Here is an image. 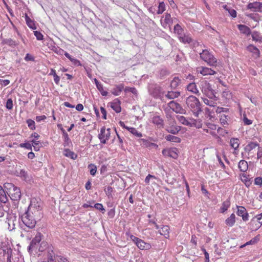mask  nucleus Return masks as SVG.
Here are the masks:
<instances>
[{
  "label": "nucleus",
  "instance_id": "1",
  "mask_svg": "<svg viewBox=\"0 0 262 262\" xmlns=\"http://www.w3.org/2000/svg\"><path fill=\"white\" fill-rule=\"evenodd\" d=\"M186 103L194 116L198 117L199 114L202 112L201 104L199 99L194 96H190L187 98Z\"/></svg>",
  "mask_w": 262,
  "mask_h": 262
},
{
  "label": "nucleus",
  "instance_id": "2",
  "mask_svg": "<svg viewBox=\"0 0 262 262\" xmlns=\"http://www.w3.org/2000/svg\"><path fill=\"white\" fill-rule=\"evenodd\" d=\"M26 212L33 215L35 216V218L39 219L40 220L42 217L41 203L38 202L36 199H32Z\"/></svg>",
  "mask_w": 262,
  "mask_h": 262
},
{
  "label": "nucleus",
  "instance_id": "3",
  "mask_svg": "<svg viewBox=\"0 0 262 262\" xmlns=\"http://www.w3.org/2000/svg\"><path fill=\"white\" fill-rule=\"evenodd\" d=\"M21 221L24 226L29 229H33L35 227L36 223L39 221V219L35 218L33 215L29 214L28 212H25L21 216Z\"/></svg>",
  "mask_w": 262,
  "mask_h": 262
},
{
  "label": "nucleus",
  "instance_id": "4",
  "mask_svg": "<svg viewBox=\"0 0 262 262\" xmlns=\"http://www.w3.org/2000/svg\"><path fill=\"white\" fill-rule=\"evenodd\" d=\"M200 58L210 66H216L217 59L214 56L209 52L208 50H203L202 52L200 53Z\"/></svg>",
  "mask_w": 262,
  "mask_h": 262
},
{
  "label": "nucleus",
  "instance_id": "5",
  "mask_svg": "<svg viewBox=\"0 0 262 262\" xmlns=\"http://www.w3.org/2000/svg\"><path fill=\"white\" fill-rule=\"evenodd\" d=\"M202 92L209 98L215 97L213 90L210 83L205 80L201 81L199 84Z\"/></svg>",
  "mask_w": 262,
  "mask_h": 262
},
{
  "label": "nucleus",
  "instance_id": "6",
  "mask_svg": "<svg viewBox=\"0 0 262 262\" xmlns=\"http://www.w3.org/2000/svg\"><path fill=\"white\" fill-rule=\"evenodd\" d=\"M148 90L150 95L154 97L162 99L161 97L164 94V91L160 85L151 83L149 85Z\"/></svg>",
  "mask_w": 262,
  "mask_h": 262
},
{
  "label": "nucleus",
  "instance_id": "7",
  "mask_svg": "<svg viewBox=\"0 0 262 262\" xmlns=\"http://www.w3.org/2000/svg\"><path fill=\"white\" fill-rule=\"evenodd\" d=\"M111 136V129H105V126L101 127L100 133L98 135V138L100 140L101 143L105 144L106 141L108 140Z\"/></svg>",
  "mask_w": 262,
  "mask_h": 262
},
{
  "label": "nucleus",
  "instance_id": "8",
  "mask_svg": "<svg viewBox=\"0 0 262 262\" xmlns=\"http://www.w3.org/2000/svg\"><path fill=\"white\" fill-rule=\"evenodd\" d=\"M17 219L16 216L13 214H9L6 219L5 224L7 225V228L9 231H12L15 228L17 224Z\"/></svg>",
  "mask_w": 262,
  "mask_h": 262
},
{
  "label": "nucleus",
  "instance_id": "9",
  "mask_svg": "<svg viewBox=\"0 0 262 262\" xmlns=\"http://www.w3.org/2000/svg\"><path fill=\"white\" fill-rule=\"evenodd\" d=\"M247 8L253 12H262V3L259 2L250 3L247 5Z\"/></svg>",
  "mask_w": 262,
  "mask_h": 262
},
{
  "label": "nucleus",
  "instance_id": "10",
  "mask_svg": "<svg viewBox=\"0 0 262 262\" xmlns=\"http://www.w3.org/2000/svg\"><path fill=\"white\" fill-rule=\"evenodd\" d=\"M168 106L171 109L173 112L176 113L183 114L184 113V109L182 108L181 105L178 102L171 101L168 103Z\"/></svg>",
  "mask_w": 262,
  "mask_h": 262
},
{
  "label": "nucleus",
  "instance_id": "11",
  "mask_svg": "<svg viewBox=\"0 0 262 262\" xmlns=\"http://www.w3.org/2000/svg\"><path fill=\"white\" fill-rule=\"evenodd\" d=\"M11 199L13 201H18L21 198V192L19 188L16 187L13 190L9 191L7 193Z\"/></svg>",
  "mask_w": 262,
  "mask_h": 262
},
{
  "label": "nucleus",
  "instance_id": "12",
  "mask_svg": "<svg viewBox=\"0 0 262 262\" xmlns=\"http://www.w3.org/2000/svg\"><path fill=\"white\" fill-rule=\"evenodd\" d=\"M42 235L40 233H38L35 236V237L32 240L30 246L28 247L29 252H31L35 248L36 246L38 244L41 240Z\"/></svg>",
  "mask_w": 262,
  "mask_h": 262
},
{
  "label": "nucleus",
  "instance_id": "13",
  "mask_svg": "<svg viewBox=\"0 0 262 262\" xmlns=\"http://www.w3.org/2000/svg\"><path fill=\"white\" fill-rule=\"evenodd\" d=\"M196 72L203 76L213 75L216 73V72L211 68L204 67H198Z\"/></svg>",
  "mask_w": 262,
  "mask_h": 262
},
{
  "label": "nucleus",
  "instance_id": "14",
  "mask_svg": "<svg viewBox=\"0 0 262 262\" xmlns=\"http://www.w3.org/2000/svg\"><path fill=\"white\" fill-rule=\"evenodd\" d=\"M237 207L238 208L237 211V215L241 216L244 221H247L248 220L249 214L246 211L245 208L243 206H237Z\"/></svg>",
  "mask_w": 262,
  "mask_h": 262
},
{
  "label": "nucleus",
  "instance_id": "15",
  "mask_svg": "<svg viewBox=\"0 0 262 262\" xmlns=\"http://www.w3.org/2000/svg\"><path fill=\"white\" fill-rule=\"evenodd\" d=\"M247 50L253 54V56L255 58H258L260 55L259 50L253 45H250L247 47Z\"/></svg>",
  "mask_w": 262,
  "mask_h": 262
},
{
  "label": "nucleus",
  "instance_id": "16",
  "mask_svg": "<svg viewBox=\"0 0 262 262\" xmlns=\"http://www.w3.org/2000/svg\"><path fill=\"white\" fill-rule=\"evenodd\" d=\"M162 152L163 154H166V153L167 152L168 156L174 159H177L178 157L177 148H171L168 150H163Z\"/></svg>",
  "mask_w": 262,
  "mask_h": 262
},
{
  "label": "nucleus",
  "instance_id": "17",
  "mask_svg": "<svg viewBox=\"0 0 262 262\" xmlns=\"http://www.w3.org/2000/svg\"><path fill=\"white\" fill-rule=\"evenodd\" d=\"M123 89L124 85L123 84L117 85L112 89V93L115 96H118L120 94Z\"/></svg>",
  "mask_w": 262,
  "mask_h": 262
},
{
  "label": "nucleus",
  "instance_id": "18",
  "mask_svg": "<svg viewBox=\"0 0 262 262\" xmlns=\"http://www.w3.org/2000/svg\"><path fill=\"white\" fill-rule=\"evenodd\" d=\"M6 191L0 186V202L5 203L8 201V198L6 195Z\"/></svg>",
  "mask_w": 262,
  "mask_h": 262
},
{
  "label": "nucleus",
  "instance_id": "19",
  "mask_svg": "<svg viewBox=\"0 0 262 262\" xmlns=\"http://www.w3.org/2000/svg\"><path fill=\"white\" fill-rule=\"evenodd\" d=\"M181 130V128L178 126L172 125L171 126H168L166 128V131L170 134L176 135Z\"/></svg>",
  "mask_w": 262,
  "mask_h": 262
},
{
  "label": "nucleus",
  "instance_id": "20",
  "mask_svg": "<svg viewBox=\"0 0 262 262\" xmlns=\"http://www.w3.org/2000/svg\"><path fill=\"white\" fill-rule=\"evenodd\" d=\"M187 90L191 92L192 93L197 94L198 96L200 95V93L195 83H190L187 86Z\"/></svg>",
  "mask_w": 262,
  "mask_h": 262
},
{
  "label": "nucleus",
  "instance_id": "21",
  "mask_svg": "<svg viewBox=\"0 0 262 262\" xmlns=\"http://www.w3.org/2000/svg\"><path fill=\"white\" fill-rule=\"evenodd\" d=\"M152 122L159 127L163 126V120L159 116H154L152 118Z\"/></svg>",
  "mask_w": 262,
  "mask_h": 262
},
{
  "label": "nucleus",
  "instance_id": "22",
  "mask_svg": "<svg viewBox=\"0 0 262 262\" xmlns=\"http://www.w3.org/2000/svg\"><path fill=\"white\" fill-rule=\"evenodd\" d=\"M137 246L141 250H147L150 248V245L140 239L136 244Z\"/></svg>",
  "mask_w": 262,
  "mask_h": 262
},
{
  "label": "nucleus",
  "instance_id": "23",
  "mask_svg": "<svg viewBox=\"0 0 262 262\" xmlns=\"http://www.w3.org/2000/svg\"><path fill=\"white\" fill-rule=\"evenodd\" d=\"M180 95L179 92L168 91L165 95V97L168 99H173L178 98Z\"/></svg>",
  "mask_w": 262,
  "mask_h": 262
},
{
  "label": "nucleus",
  "instance_id": "24",
  "mask_svg": "<svg viewBox=\"0 0 262 262\" xmlns=\"http://www.w3.org/2000/svg\"><path fill=\"white\" fill-rule=\"evenodd\" d=\"M139 143L140 144L145 147H150L152 146H157V145L154 143H151L149 142L148 140H145L144 139H140L139 140Z\"/></svg>",
  "mask_w": 262,
  "mask_h": 262
},
{
  "label": "nucleus",
  "instance_id": "25",
  "mask_svg": "<svg viewBox=\"0 0 262 262\" xmlns=\"http://www.w3.org/2000/svg\"><path fill=\"white\" fill-rule=\"evenodd\" d=\"M25 19L28 26L33 30L36 29V26L33 20H32L27 14H25Z\"/></svg>",
  "mask_w": 262,
  "mask_h": 262
},
{
  "label": "nucleus",
  "instance_id": "26",
  "mask_svg": "<svg viewBox=\"0 0 262 262\" xmlns=\"http://www.w3.org/2000/svg\"><path fill=\"white\" fill-rule=\"evenodd\" d=\"M169 227L167 226H163L159 229V232L160 234L164 235L167 238L169 236Z\"/></svg>",
  "mask_w": 262,
  "mask_h": 262
},
{
  "label": "nucleus",
  "instance_id": "27",
  "mask_svg": "<svg viewBox=\"0 0 262 262\" xmlns=\"http://www.w3.org/2000/svg\"><path fill=\"white\" fill-rule=\"evenodd\" d=\"M63 155L67 157L71 158L72 159L75 160L77 158V155L75 154L73 151H71L69 149H65L63 151Z\"/></svg>",
  "mask_w": 262,
  "mask_h": 262
},
{
  "label": "nucleus",
  "instance_id": "28",
  "mask_svg": "<svg viewBox=\"0 0 262 262\" xmlns=\"http://www.w3.org/2000/svg\"><path fill=\"white\" fill-rule=\"evenodd\" d=\"M248 167V163L246 161L242 160L238 163V168L241 171H246L247 170Z\"/></svg>",
  "mask_w": 262,
  "mask_h": 262
},
{
  "label": "nucleus",
  "instance_id": "29",
  "mask_svg": "<svg viewBox=\"0 0 262 262\" xmlns=\"http://www.w3.org/2000/svg\"><path fill=\"white\" fill-rule=\"evenodd\" d=\"M258 146V144L256 142H251L245 147V150L246 152H250L252 149Z\"/></svg>",
  "mask_w": 262,
  "mask_h": 262
},
{
  "label": "nucleus",
  "instance_id": "30",
  "mask_svg": "<svg viewBox=\"0 0 262 262\" xmlns=\"http://www.w3.org/2000/svg\"><path fill=\"white\" fill-rule=\"evenodd\" d=\"M165 139L168 141L175 143H180L181 141L180 138L171 135H167L165 137Z\"/></svg>",
  "mask_w": 262,
  "mask_h": 262
},
{
  "label": "nucleus",
  "instance_id": "31",
  "mask_svg": "<svg viewBox=\"0 0 262 262\" xmlns=\"http://www.w3.org/2000/svg\"><path fill=\"white\" fill-rule=\"evenodd\" d=\"M117 102H114L111 104V107L117 113H120L121 111V108L120 105V101L118 100Z\"/></svg>",
  "mask_w": 262,
  "mask_h": 262
},
{
  "label": "nucleus",
  "instance_id": "32",
  "mask_svg": "<svg viewBox=\"0 0 262 262\" xmlns=\"http://www.w3.org/2000/svg\"><path fill=\"white\" fill-rule=\"evenodd\" d=\"M95 84L98 90L100 92L102 96H106L107 92L103 90V85L99 82V81L95 78Z\"/></svg>",
  "mask_w": 262,
  "mask_h": 262
},
{
  "label": "nucleus",
  "instance_id": "33",
  "mask_svg": "<svg viewBox=\"0 0 262 262\" xmlns=\"http://www.w3.org/2000/svg\"><path fill=\"white\" fill-rule=\"evenodd\" d=\"M64 55L66 56V57H67L74 65L75 66H81V63H80V62L74 58H73L72 57V56L67 52H65L64 53Z\"/></svg>",
  "mask_w": 262,
  "mask_h": 262
},
{
  "label": "nucleus",
  "instance_id": "34",
  "mask_svg": "<svg viewBox=\"0 0 262 262\" xmlns=\"http://www.w3.org/2000/svg\"><path fill=\"white\" fill-rule=\"evenodd\" d=\"M235 214L234 213L231 214L230 216L226 220V224L229 226H232L235 223Z\"/></svg>",
  "mask_w": 262,
  "mask_h": 262
},
{
  "label": "nucleus",
  "instance_id": "35",
  "mask_svg": "<svg viewBox=\"0 0 262 262\" xmlns=\"http://www.w3.org/2000/svg\"><path fill=\"white\" fill-rule=\"evenodd\" d=\"M238 28L244 34L248 35L251 33L250 28L245 25H239Z\"/></svg>",
  "mask_w": 262,
  "mask_h": 262
},
{
  "label": "nucleus",
  "instance_id": "36",
  "mask_svg": "<svg viewBox=\"0 0 262 262\" xmlns=\"http://www.w3.org/2000/svg\"><path fill=\"white\" fill-rule=\"evenodd\" d=\"M180 82L181 79H180L178 77H175L171 82L170 86L172 89H174L179 86Z\"/></svg>",
  "mask_w": 262,
  "mask_h": 262
},
{
  "label": "nucleus",
  "instance_id": "37",
  "mask_svg": "<svg viewBox=\"0 0 262 262\" xmlns=\"http://www.w3.org/2000/svg\"><path fill=\"white\" fill-rule=\"evenodd\" d=\"M239 140L237 138H231L230 140V145L235 150H236L239 146Z\"/></svg>",
  "mask_w": 262,
  "mask_h": 262
},
{
  "label": "nucleus",
  "instance_id": "38",
  "mask_svg": "<svg viewBox=\"0 0 262 262\" xmlns=\"http://www.w3.org/2000/svg\"><path fill=\"white\" fill-rule=\"evenodd\" d=\"M172 24V19L171 17V15L169 13H166L165 16L164 20V25H171Z\"/></svg>",
  "mask_w": 262,
  "mask_h": 262
},
{
  "label": "nucleus",
  "instance_id": "39",
  "mask_svg": "<svg viewBox=\"0 0 262 262\" xmlns=\"http://www.w3.org/2000/svg\"><path fill=\"white\" fill-rule=\"evenodd\" d=\"M16 187V186L11 183H6L4 185V189L6 191L7 193L9 192V191L13 190Z\"/></svg>",
  "mask_w": 262,
  "mask_h": 262
},
{
  "label": "nucleus",
  "instance_id": "40",
  "mask_svg": "<svg viewBox=\"0 0 262 262\" xmlns=\"http://www.w3.org/2000/svg\"><path fill=\"white\" fill-rule=\"evenodd\" d=\"M223 8L227 11L228 12V13L230 14V15L232 17H236V11L233 9H232L231 8H229V7H228L227 5H224L223 6Z\"/></svg>",
  "mask_w": 262,
  "mask_h": 262
},
{
  "label": "nucleus",
  "instance_id": "41",
  "mask_svg": "<svg viewBox=\"0 0 262 262\" xmlns=\"http://www.w3.org/2000/svg\"><path fill=\"white\" fill-rule=\"evenodd\" d=\"M202 99L204 103L208 106H210L211 107H214L216 105V103L212 100H209L207 98H202Z\"/></svg>",
  "mask_w": 262,
  "mask_h": 262
},
{
  "label": "nucleus",
  "instance_id": "42",
  "mask_svg": "<svg viewBox=\"0 0 262 262\" xmlns=\"http://www.w3.org/2000/svg\"><path fill=\"white\" fill-rule=\"evenodd\" d=\"M3 42H4L6 44L8 45L9 46L11 47H15L18 45V43L16 42L15 40H13V39L11 38L9 39H5L3 40Z\"/></svg>",
  "mask_w": 262,
  "mask_h": 262
},
{
  "label": "nucleus",
  "instance_id": "43",
  "mask_svg": "<svg viewBox=\"0 0 262 262\" xmlns=\"http://www.w3.org/2000/svg\"><path fill=\"white\" fill-rule=\"evenodd\" d=\"M251 35L253 40L256 41H260L261 40V37L258 32L254 31L252 33Z\"/></svg>",
  "mask_w": 262,
  "mask_h": 262
},
{
  "label": "nucleus",
  "instance_id": "44",
  "mask_svg": "<svg viewBox=\"0 0 262 262\" xmlns=\"http://www.w3.org/2000/svg\"><path fill=\"white\" fill-rule=\"evenodd\" d=\"M174 32L178 35H182L183 29L179 24H177L174 27Z\"/></svg>",
  "mask_w": 262,
  "mask_h": 262
},
{
  "label": "nucleus",
  "instance_id": "45",
  "mask_svg": "<svg viewBox=\"0 0 262 262\" xmlns=\"http://www.w3.org/2000/svg\"><path fill=\"white\" fill-rule=\"evenodd\" d=\"M63 136L64 137V146H69L71 142L69 137L68 134L67 133V132H63Z\"/></svg>",
  "mask_w": 262,
  "mask_h": 262
},
{
  "label": "nucleus",
  "instance_id": "46",
  "mask_svg": "<svg viewBox=\"0 0 262 262\" xmlns=\"http://www.w3.org/2000/svg\"><path fill=\"white\" fill-rule=\"evenodd\" d=\"M179 38H180V40L184 43H189L190 42H191V40H192V39L190 37H189V36H186V35H184L183 37L181 36L179 37Z\"/></svg>",
  "mask_w": 262,
  "mask_h": 262
},
{
  "label": "nucleus",
  "instance_id": "47",
  "mask_svg": "<svg viewBox=\"0 0 262 262\" xmlns=\"http://www.w3.org/2000/svg\"><path fill=\"white\" fill-rule=\"evenodd\" d=\"M88 168L90 170L91 174L92 176H94L96 174V171H97L96 166L93 164H91L89 165Z\"/></svg>",
  "mask_w": 262,
  "mask_h": 262
},
{
  "label": "nucleus",
  "instance_id": "48",
  "mask_svg": "<svg viewBox=\"0 0 262 262\" xmlns=\"http://www.w3.org/2000/svg\"><path fill=\"white\" fill-rule=\"evenodd\" d=\"M46 262H56L54 258V253L52 250L48 252V261Z\"/></svg>",
  "mask_w": 262,
  "mask_h": 262
},
{
  "label": "nucleus",
  "instance_id": "49",
  "mask_svg": "<svg viewBox=\"0 0 262 262\" xmlns=\"http://www.w3.org/2000/svg\"><path fill=\"white\" fill-rule=\"evenodd\" d=\"M165 5L163 2L160 3L158 6L157 13L159 14H162L165 11Z\"/></svg>",
  "mask_w": 262,
  "mask_h": 262
},
{
  "label": "nucleus",
  "instance_id": "50",
  "mask_svg": "<svg viewBox=\"0 0 262 262\" xmlns=\"http://www.w3.org/2000/svg\"><path fill=\"white\" fill-rule=\"evenodd\" d=\"M192 124H193L196 128H201L202 126V121L200 120H193Z\"/></svg>",
  "mask_w": 262,
  "mask_h": 262
},
{
  "label": "nucleus",
  "instance_id": "51",
  "mask_svg": "<svg viewBox=\"0 0 262 262\" xmlns=\"http://www.w3.org/2000/svg\"><path fill=\"white\" fill-rule=\"evenodd\" d=\"M220 122L223 125L228 124L227 120V116L225 115H221L220 117Z\"/></svg>",
  "mask_w": 262,
  "mask_h": 262
},
{
  "label": "nucleus",
  "instance_id": "52",
  "mask_svg": "<svg viewBox=\"0 0 262 262\" xmlns=\"http://www.w3.org/2000/svg\"><path fill=\"white\" fill-rule=\"evenodd\" d=\"M165 173V171L163 168V166H159L157 174L159 176V177L163 179L164 177Z\"/></svg>",
  "mask_w": 262,
  "mask_h": 262
},
{
  "label": "nucleus",
  "instance_id": "53",
  "mask_svg": "<svg viewBox=\"0 0 262 262\" xmlns=\"http://www.w3.org/2000/svg\"><path fill=\"white\" fill-rule=\"evenodd\" d=\"M179 120L183 124L186 125H188L190 124V123L188 122V120L186 119V118L183 116H181L178 117Z\"/></svg>",
  "mask_w": 262,
  "mask_h": 262
},
{
  "label": "nucleus",
  "instance_id": "54",
  "mask_svg": "<svg viewBox=\"0 0 262 262\" xmlns=\"http://www.w3.org/2000/svg\"><path fill=\"white\" fill-rule=\"evenodd\" d=\"M255 220H256V221L258 222V223L260 224L259 226H260L262 225V213L259 214H258L256 216H255L252 219V221L254 222Z\"/></svg>",
  "mask_w": 262,
  "mask_h": 262
},
{
  "label": "nucleus",
  "instance_id": "55",
  "mask_svg": "<svg viewBox=\"0 0 262 262\" xmlns=\"http://www.w3.org/2000/svg\"><path fill=\"white\" fill-rule=\"evenodd\" d=\"M130 133H132L133 135H135V136L137 137H141L142 136V135L141 133L138 132L136 128H130Z\"/></svg>",
  "mask_w": 262,
  "mask_h": 262
},
{
  "label": "nucleus",
  "instance_id": "56",
  "mask_svg": "<svg viewBox=\"0 0 262 262\" xmlns=\"http://www.w3.org/2000/svg\"><path fill=\"white\" fill-rule=\"evenodd\" d=\"M27 123L28 124V126L32 130H34L35 129V122L31 120V119H28L27 121Z\"/></svg>",
  "mask_w": 262,
  "mask_h": 262
},
{
  "label": "nucleus",
  "instance_id": "57",
  "mask_svg": "<svg viewBox=\"0 0 262 262\" xmlns=\"http://www.w3.org/2000/svg\"><path fill=\"white\" fill-rule=\"evenodd\" d=\"M34 34L36 36V39L38 40H43V35L39 31H34Z\"/></svg>",
  "mask_w": 262,
  "mask_h": 262
},
{
  "label": "nucleus",
  "instance_id": "58",
  "mask_svg": "<svg viewBox=\"0 0 262 262\" xmlns=\"http://www.w3.org/2000/svg\"><path fill=\"white\" fill-rule=\"evenodd\" d=\"M19 176L26 180L28 178L27 172L25 170L21 169L19 172Z\"/></svg>",
  "mask_w": 262,
  "mask_h": 262
},
{
  "label": "nucleus",
  "instance_id": "59",
  "mask_svg": "<svg viewBox=\"0 0 262 262\" xmlns=\"http://www.w3.org/2000/svg\"><path fill=\"white\" fill-rule=\"evenodd\" d=\"M6 107L8 110H11L13 107V101L11 99H8L6 102Z\"/></svg>",
  "mask_w": 262,
  "mask_h": 262
},
{
  "label": "nucleus",
  "instance_id": "60",
  "mask_svg": "<svg viewBox=\"0 0 262 262\" xmlns=\"http://www.w3.org/2000/svg\"><path fill=\"white\" fill-rule=\"evenodd\" d=\"M94 207L97 209L102 211L103 213H104V212L105 211V209L103 208V206L101 204L96 203L95 204Z\"/></svg>",
  "mask_w": 262,
  "mask_h": 262
},
{
  "label": "nucleus",
  "instance_id": "61",
  "mask_svg": "<svg viewBox=\"0 0 262 262\" xmlns=\"http://www.w3.org/2000/svg\"><path fill=\"white\" fill-rule=\"evenodd\" d=\"M229 203L228 202H225L223 204V206L222 207L221 209L222 210V212H224L226 211L228 207H229Z\"/></svg>",
  "mask_w": 262,
  "mask_h": 262
},
{
  "label": "nucleus",
  "instance_id": "62",
  "mask_svg": "<svg viewBox=\"0 0 262 262\" xmlns=\"http://www.w3.org/2000/svg\"><path fill=\"white\" fill-rule=\"evenodd\" d=\"M21 147H24L28 149H32V145L30 143H25L20 144Z\"/></svg>",
  "mask_w": 262,
  "mask_h": 262
},
{
  "label": "nucleus",
  "instance_id": "63",
  "mask_svg": "<svg viewBox=\"0 0 262 262\" xmlns=\"http://www.w3.org/2000/svg\"><path fill=\"white\" fill-rule=\"evenodd\" d=\"M243 121L245 125H250L252 123V120L248 119L245 115H244Z\"/></svg>",
  "mask_w": 262,
  "mask_h": 262
},
{
  "label": "nucleus",
  "instance_id": "64",
  "mask_svg": "<svg viewBox=\"0 0 262 262\" xmlns=\"http://www.w3.org/2000/svg\"><path fill=\"white\" fill-rule=\"evenodd\" d=\"M254 184L257 185L261 186L262 185V178L257 177L254 180Z\"/></svg>",
  "mask_w": 262,
  "mask_h": 262
}]
</instances>
